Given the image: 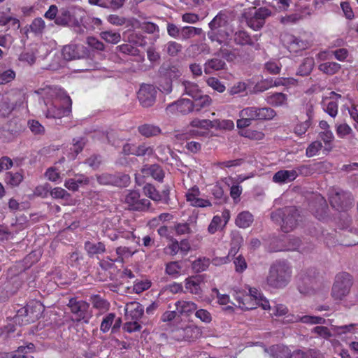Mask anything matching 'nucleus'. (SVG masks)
I'll list each match as a JSON object with an SVG mask.
<instances>
[{
	"instance_id": "nucleus-1",
	"label": "nucleus",
	"mask_w": 358,
	"mask_h": 358,
	"mask_svg": "<svg viewBox=\"0 0 358 358\" xmlns=\"http://www.w3.org/2000/svg\"><path fill=\"white\" fill-rule=\"evenodd\" d=\"M36 93L44 101L46 117L61 119L71 113L72 100L64 90L56 86L47 85L39 88Z\"/></svg>"
},
{
	"instance_id": "nucleus-2",
	"label": "nucleus",
	"mask_w": 358,
	"mask_h": 358,
	"mask_svg": "<svg viewBox=\"0 0 358 358\" xmlns=\"http://www.w3.org/2000/svg\"><path fill=\"white\" fill-rule=\"evenodd\" d=\"M300 214L295 206H286L277 209L271 214V219L280 224L285 233L293 231L299 224Z\"/></svg>"
},
{
	"instance_id": "nucleus-3",
	"label": "nucleus",
	"mask_w": 358,
	"mask_h": 358,
	"mask_svg": "<svg viewBox=\"0 0 358 358\" xmlns=\"http://www.w3.org/2000/svg\"><path fill=\"white\" fill-rule=\"evenodd\" d=\"M291 274V268L286 263L278 262L274 264L270 268L267 283L273 288L284 287L289 282Z\"/></svg>"
},
{
	"instance_id": "nucleus-4",
	"label": "nucleus",
	"mask_w": 358,
	"mask_h": 358,
	"mask_svg": "<svg viewBox=\"0 0 358 358\" xmlns=\"http://www.w3.org/2000/svg\"><path fill=\"white\" fill-rule=\"evenodd\" d=\"M210 30L208 37L212 42H217L220 45L225 43L229 38V27L228 21L222 15H217L208 24Z\"/></svg>"
},
{
	"instance_id": "nucleus-5",
	"label": "nucleus",
	"mask_w": 358,
	"mask_h": 358,
	"mask_svg": "<svg viewBox=\"0 0 358 358\" xmlns=\"http://www.w3.org/2000/svg\"><path fill=\"white\" fill-rule=\"evenodd\" d=\"M352 285V277L350 274L346 272L337 274L332 287V297L336 300H342L349 294Z\"/></svg>"
},
{
	"instance_id": "nucleus-6",
	"label": "nucleus",
	"mask_w": 358,
	"mask_h": 358,
	"mask_svg": "<svg viewBox=\"0 0 358 358\" xmlns=\"http://www.w3.org/2000/svg\"><path fill=\"white\" fill-rule=\"evenodd\" d=\"M329 202L334 208L345 211L352 207L353 197L349 192L334 188L330 192Z\"/></svg>"
},
{
	"instance_id": "nucleus-7",
	"label": "nucleus",
	"mask_w": 358,
	"mask_h": 358,
	"mask_svg": "<svg viewBox=\"0 0 358 358\" xmlns=\"http://www.w3.org/2000/svg\"><path fill=\"white\" fill-rule=\"evenodd\" d=\"M280 41L283 46L293 55H298L310 46L308 41L288 32L280 35Z\"/></svg>"
},
{
	"instance_id": "nucleus-8",
	"label": "nucleus",
	"mask_w": 358,
	"mask_h": 358,
	"mask_svg": "<svg viewBox=\"0 0 358 358\" xmlns=\"http://www.w3.org/2000/svg\"><path fill=\"white\" fill-rule=\"evenodd\" d=\"M41 312V305L36 303L35 306L30 304L20 308L14 317L15 323L22 325L27 324L37 320Z\"/></svg>"
},
{
	"instance_id": "nucleus-9",
	"label": "nucleus",
	"mask_w": 358,
	"mask_h": 358,
	"mask_svg": "<svg viewBox=\"0 0 358 358\" xmlns=\"http://www.w3.org/2000/svg\"><path fill=\"white\" fill-rule=\"evenodd\" d=\"M124 203L128 206V209L133 211H146L151 205L150 200L140 199V193L136 190L127 191L124 195Z\"/></svg>"
},
{
	"instance_id": "nucleus-10",
	"label": "nucleus",
	"mask_w": 358,
	"mask_h": 358,
	"mask_svg": "<svg viewBox=\"0 0 358 358\" xmlns=\"http://www.w3.org/2000/svg\"><path fill=\"white\" fill-rule=\"evenodd\" d=\"M68 306L71 312L76 316L77 322L83 321L85 323L89 322L92 317L90 310V303L83 300H77L76 298L69 299Z\"/></svg>"
},
{
	"instance_id": "nucleus-11",
	"label": "nucleus",
	"mask_w": 358,
	"mask_h": 358,
	"mask_svg": "<svg viewBox=\"0 0 358 358\" xmlns=\"http://www.w3.org/2000/svg\"><path fill=\"white\" fill-rule=\"evenodd\" d=\"M157 93V89L154 85L142 84L137 93L141 105L145 108L152 106L156 101Z\"/></svg>"
},
{
	"instance_id": "nucleus-12",
	"label": "nucleus",
	"mask_w": 358,
	"mask_h": 358,
	"mask_svg": "<svg viewBox=\"0 0 358 358\" xmlns=\"http://www.w3.org/2000/svg\"><path fill=\"white\" fill-rule=\"evenodd\" d=\"M201 334V330L196 326L191 324L173 330V338L178 341H193L197 339Z\"/></svg>"
},
{
	"instance_id": "nucleus-13",
	"label": "nucleus",
	"mask_w": 358,
	"mask_h": 358,
	"mask_svg": "<svg viewBox=\"0 0 358 358\" xmlns=\"http://www.w3.org/2000/svg\"><path fill=\"white\" fill-rule=\"evenodd\" d=\"M271 15V11L265 7H261L255 10L250 17H247L246 22L249 27L253 30L260 29L265 24L266 19Z\"/></svg>"
},
{
	"instance_id": "nucleus-14",
	"label": "nucleus",
	"mask_w": 358,
	"mask_h": 358,
	"mask_svg": "<svg viewBox=\"0 0 358 358\" xmlns=\"http://www.w3.org/2000/svg\"><path fill=\"white\" fill-rule=\"evenodd\" d=\"M239 117L236 122L238 129H244L251 125L252 121L257 120V107L250 106L242 109L239 112Z\"/></svg>"
},
{
	"instance_id": "nucleus-15",
	"label": "nucleus",
	"mask_w": 358,
	"mask_h": 358,
	"mask_svg": "<svg viewBox=\"0 0 358 358\" xmlns=\"http://www.w3.org/2000/svg\"><path fill=\"white\" fill-rule=\"evenodd\" d=\"M311 211L319 220H324L327 217L328 205L325 199L320 194L315 197V201L310 205Z\"/></svg>"
},
{
	"instance_id": "nucleus-16",
	"label": "nucleus",
	"mask_w": 358,
	"mask_h": 358,
	"mask_svg": "<svg viewBox=\"0 0 358 358\" xmlns=\"http://www.w3.org/2000/svg\"><path fill=\"white\" fill-rule=\"evenodd\" d=\"M127 320H138L143 314V308L138 302L133 301L127 303L124 308Z\"/></svg>"
},
{
	"instance_id": "nucleus-17",
	"label": "nucleus",
	"mask_w": 358,
	"mask_h": 358,
	"mask_svg": "<svg viewBox=\"0 0 358 358\" xmlns=\"http://www.w3.org/2000/svg\"><path fill=\"white\" fill-rule=\"evenodd\" d=\"M167 109L170 111H175L182 115H186L194 111V105L192 100L182 99L173 104L169 105Z\"/></svg>"
},
{
	"instance_id": "nucleus-18",
	"label": "nucleus",
	"mask_w": 358,
	"mask_h": 358,
	"mask_svg": "<svg viewBox=\"0 0 358 358\" xmlns=\"http://www.w3.org/2000/svg\"><path fill=\"white\" fill-rule=\"evenodd\" d=\"M141 171L143 175L150 176L152 178L160 182L163 181L165 176V173L163 169L160 165L157 164L144 165Z\"/></svg>"
},
{
	"instance_id": "nucleus-19",
	"label": "nucleus",
	"mask_w": 358,
	"mask_h": 358,
	"mask_svg": "<svg viewBox=\"0 0 358 358\" xmlns=\"http://www.w3.org/2000/svg\"><path fill=\"white\" fill-rule=\"evenodd\" d=\"M297 178V173L292 170H280L274 173L273 182L278 184H285L294 181Z\"/></svg>"
},
{
	"instance_id": "nucleus-20",
	"label": "nucleus",
	"mask_w": 358,
	"mask_h": 358,
	"mask_svg": "<svg viewBox=\"0 0 358 358\" xmlns=\"http://www.w3.org/2000/svg\"><path fill=\"white\" fill-rule=\"evenodd\" d=\"M176 309L180 316H190L197 309V305L190 301L178 300L175 303Z\"/></svg>"
},
{
	"instance_id": "nucleus-21",
	"label": "nucleus",
	"mask_w": 358,
	"mask_h": 358,
	"mask_svg": "<svg viewBox=\"0 0 358 358\" xmlns=\"http://www.w3.org/2000/svg\"><path fill=\"white\" fill-rule=\"evenodd\" d=\"M257 38L252 37L246 31L238 30L234 35V41L236 44L244 46H254Z\"/></svg>"
},
{
	"instance_id": "nucleus-22",
	"label": "nucleus",
	"mask_w": 358,
	"mask_h": 358,
	"mask_svg": "<svg viewBox=\"0 0 358 358\" xmlns=\"http://www.w3.org/2000/svg\"><path fill=\"white\" fill-rule=\"evenodd\" d=\"M98 180L102 184H114L117 186H126L129 182V177L127 175H123L120 178H116L111 175L103 174L98 177Z\"/></svg>"
},
{
	"instance_id": "nucleus-23",
	"label": "nucleus",
	"mask_w": 358,
	"mask_h": 358,
	"mask_svg": "<svg viewBox=\"0 0 358 358\" xmlns=\"http://www.w3.org/2000/svg\"><path fill=\"white\" fill-rule=\"evenodd\" d=\"M313 108L310 107L307 110V119L303 122H298L294 127V133L299 137L304 135L312 124Z\"/></svg>"
},
{
	"instance_id": "nucleus-24",
	"label": "nucleus",
	"mask_w": 358,
	"mask_h": 358,
	"mask_svg": "<svg viewBox=\"0 0 358 358\" xmlns=\"http://www.w3.org/2000/svg\"><path fill=\"white\" fill-rule=\"evenodd\" d=\"M311 272H313V275L310 274H306L304 272H301L298 275V289L299 291L302 294H308L309 293V289L306 287V285H312L313 282L315 278V271H313L311 270Z\"/></svg>"
},
{
	"instance_id": "nucleus-25",
	"label": "nucleus",
	"mask_w": 358,
	"mask_h": 358,
	"mask_svg": "<svg viewBox=\"0 0 358 358\" xmlns=\"http://www.w3.org/2000/svg\"><path fill=\"white\" fill-rule=\"evenodd\" d=\"M238 303V306L243 310H252L255 308V301L251 298V296L243 292H236L235 296Z\"/></svg>"
},
{
	"instance_id": "nucleus-26",
	"label": "nucleus",
	"mask_w": 358,
	"mask_h": 358,
	"mask_svg": "<svg viewBox=\"0 0 358 358\" xmlns=\"http://www.w3.org/2000/svg\"><path fill=\"white\" fill-rule=\"evenodd\" d=\"M84 248L90 257L106 252V245L103 242L93 243L87 241L84 244Z\"/></svg>"
},
{
	"instance_id": "nucleus-27",
	"label": "nucleus",
	"mask_w": 358,
	"mask_h": 358,
	"mask_svg": "<svg viewBox=\"0 0 358 358\" xmlns=\"http://www.w3.org/2000/svg\"><path fill=\"white\" fill-rule=\"evenodd\" d=\"M90 301L93 308L100 312H106L110 307V302L99 294H92L90 296Z\"/></svg>"
},
{
	"instance_id": "nucleus-28",
	"label": "nucleus",
	"mask_w": 358,
	"mask_h": 358,
	"mask_svg": "<svg viewBox=\"0 0 358 358\" xmlns=\"http://www.w3.org/2000/svg\"><path fill=\"white\" fill-rule=\"evenodd\" d=\"M254 221V217L249 211H242L238 214L235 220V224L239 228L249 227Z\"/></svg>"
},
{
	"instance_id": "nucleus-29",
	"label": "nucleus",
	"mask_w": 358,
	"mask_h": 358,
	"mask_svg": "<svg viewBox=\"0 0 358 358\" xmlns=\"http://www.w3.org/2000/svg\"><path fill=\"white\" fill-rule=\"evenodd\" d=\"M137 129L141 135L147 138L156 136L162 131L158 126L152 124L139 125Z\"/></svg>"
},
{
	"instance_id": "nucleus-30",
	"label": "nucleus",
	"mask_w": 358,
	"mask_h": 358,
	"mask_svg": "<svg viewBox=\"0 0 358 358\" xmlns=\"http://www.w3.org/2000/svg\"><path fill=\"white\" fill-rule=\"evenodd\" d=\"M266 102L273 106L279 107L287 104V95L282 92H275L268 95Z\"/></svg>"
},
{
	"instance_id": "nucleus-31",
	"label": "nucleus",
	"mask_w": 358,
	"mask_h": 358,
	"mask_svg": "<svg viewBox=\"0 0 358 358\" xmlns=\"http://www.w3.org/2000/svg\"><path fill=\"white\" fill-rule=\"evenodd\" d=\"M314 66L315 60L313 57H306L299 65L296 73L301 76H307L312 72Z\"/></svg>"
},
{
	"instance_id": "nucleus-32",
	"label": "nucleus",
	"mask_w": 358,
	"mask_h": 358,
	"mask_svg": "<svg viewBox=\"0 0 358 358\" xmlns=\"http://www.w3.org/2000/svg\"><path fill=\"white\" fill-rule=\"evenodd\" d=\"M185 287L187 292L199 295L201 293L200 280L196 277H190L185 279Z\"/></svg>"
},
{
	"instance_id": "nucleus-33",
	"label": "nucleus",
	"mask_w": 358,
	"mask_h": 358,
	"mask_svg": "<svg viewBox=\"0 0 358 358\" xmlns=\"http://www.w3.org/2000/svg\"><path fill=\"white\" fill-rule=\"evenodd\" d=\"M323 110L331 117H335L338 114V102L331 100L330 98L326 97L322 101Z\"/></svg>"
},
{
	"instance_id": "nucleus-34",
	"label": "nucleus",
	"mask_w": 358,
	"mask_h": 358,
	"mask_svg": "<svg viewBox=\"0 0 358 358\" xmlns=\"http://www.w3.org/2000/svg\"><path fill=\"white\" fill-rule=\"evenodd\" d=\"M194 111L199 112L202 109L209 107L211 103V99L208 95L200 94L199 97L193 99Z\"/></svg>"
},
{
	"instance_id": "nucleus-35",
	"label": "nucleus",
	"mask_w": 358,
	"mask_h": 358,
	"mask_svg": "<svg viewBox=\"0 0 358 358\" xmlns=\"http://www.w3.org/2000/svg\"><path fill=\"white\" fill-rule=\"evenodd\" d=\"M341 68V64L334 62L322 63L318 66V69L320 71L329 76L338 73Z\"/></svg>"
},
{
	"instance_id": "nucleus-36",
	"label": "nucleus",
	"mask_w": 358,
	"mask_h": 358,
	"mask_svg": "<svg viewBox=\"0 0 358 358\" xmlns=\"http://www.w3.org/2000/svg\"><path fill=\"white\" fill-rule=\"evenodd\" d=\"M182 85L184 87L185 94L191 96L193 99L196 97H199V96L202 94L198 85L196 83L189 81H184Z\"/></svg>"
},
{
	"instance_id": "nucleus-37",
	"label": "nucleus",
	"mask_w": 358,
	"mask_h": 358,
	"mask_svg": "<svg viewBox=\"0 0 358 358\" xmlns=\"http://www.w3.org/2000/svg\"><path fill=\"white\" fill-rule=\"evenodd\" d=\"M24 176L21 172L13 173L11 171L7 172L5 176L6 182L12 186H18L23 180Z\"/></svg>"
},
{
	"instance_id": "nucleus-38",
	"label": "nucleus",
	"mask_w": 358,
	"mask_h": 358,
	"mask_svg": "<svg viewBox=\"0 0 358 358\" xmlns=\"http://www.w3.org/2000/svg\"><path fill=\"white\" fill-rule=\"evenodd\" d=\"M143 192L150 199L154 201L159 202L162 201V196H160V192L156 189V187L150 184L147 183L143 187Z\"/></svg>"
},
{
	"instance_id": "nucleus-39",
	"label": "nucleus",
	"mask_w": 358,
	"mask_h": 358,
	"mask_svg": "<svg viewBox=\"0 0 358 358\" xmlns=\"http://www.w3.org/2000/svg\"><path fill=\"white\" fill-rule=\"evenodd\" d=\"M276 115V112L269 107H257V120L268 121Z\"/></svg>"
},
{
	"instance_id": "nucleus-40",
	"label": "nucleus",
	"mask_w": 358,
	"mask_h": 358,
	"mask_svg": "<svg viewBox=\"0 0 358 358\" xmlns=\"http://www.w3.org/2000/svg\"><path fill=\"white\" fill-rule=\"evenodd\" d=\"M101 39L112 44H117L121 41V35L119 32L113 31H104L100 33Z\"/></svg>"
},
{
	"instance_id": "nucleus-41",
	"label": "nucleus",
	"mask_w": 358,
	"mask_h": 358,
	"mask_svg": "<svg viewBox=\"0 0 358 358\" xmlns=\"http://www.w3.org/2000/svg\"><path fill=\"white\" fill-rule=\"evenodd\" d=\"M210 264V262L208 258H198L192 262V268L194 272L200 273L207 270Z\"/></svg>"
},
{
	"instance_id": "nucleus-42",
	"label": "nucleus",
	"mask_w": 358,
	"mask_h": 358,
	"mask_svg": "<svg viewBox=\"0 0 358 358\" xmlns=\"http://www.w3.org/2000/svg\"><path fill=\"white\" fill-rule=\"evenodd\" d=\"M301 19L302 15L301 13H294L281 17L280 22L285 26L294 25L297 24Z\"/></svg>"
},
{
	"instance_id": "nucleus-43",
	"label": "nucleus",
	"mask_w": 358,
	"mask_h": 358,
	"mask_svg": "<svg viewBox=\"0 0 358 358\" xmlns=\"http://www.w3.org/2000/svg\"><path fill=\"white\" fill-rule=\"evenodd\" d=\"M155 152L154 148L152 146L148 145L145 143L139 145L135 147L134 155L138 157H150Z\"/></svg>"
},
{
	"instance_id": "nucleus-44",
	"label": "nucleus",
	"mask_w": 358,
	"mask_h": 358,
	"mask_svg": "<svg viewBox=\"0 0 358 358\" xmlns=\"http://www.w3.org/2000/svg\"><path fill=\"white\" fill-rule=\"evenodd\" d=\"M201 31V28L185 26L181 29L180 35L182 40H187L196 35H200Z\"/></svg>"
},
{
	"instance_id": "nucleus-45",
	"label": "nucleus",
	"mask_w": 358,
	"mask_h": 358,
	"mask_svg": "<svg viewBox=\"0 0 358 358\" xmlns=\"http://www.w3.org/2000/svg\"><path fill=\"white\" fill-rule=\"evenodd\" d=\"M225 62L220 58H213L208 60L206 64L205 71L207 73L209 69L219 71L225 66Z\"/></svg>"
},
{
	"instance_id": "nucleus-46",
	"label": "nucleus",
	"mask_w": 358,
	"mask_h": 358,
	"mask_svg": "<svg viewBox=\"0 0 358 358\" xmlns=\"http://www.w3.org/2000/svg\"><path fill=\"white\" fill-rule=\"evenodd\" d=\"M84 262L83 256L78 252H73L69 254V257L68 258V264L76 268L80 269L82 262Z\"/></svg>"
},
{
	"instance_id": "nucleus-47",
	"label": "nucleus",
	"mask_w": 358,
	"mask_h": 358,
	"mask_svg": "<svg viewBox=\"0 0 358 358\" xmlns=\"http://www.w3.org/2000/svg\"><path fill=\"white\" fill-rule=\"evenodd\" d=\"M335 130L336 135L340 138H345L353 133L352 128L346 123L336 124Z\"/></svg>"
},
{
	"instance_id": "nucleus-48",
	"label": "nucleus",
	"mask_w": 358,
	"mask_h": 358,
	"mask_svg": "<svg viewBox=\"0 0 358 358\" xmlns=\"http://www.w3.org/2000/svg\"><path fill=\"white\" fill-rule=\"evenodd\" d=\"M115 314L113 313H108L102 320V322L100 325V330L103 333H106L109 331V329L113 328V323L115 319Z\"/></svg>"
},
{
	"instance_id": "nucleus-49",
	"label": "nucleus",
	"mask_w": 358,
	"mask_h": 358,
	"mask_svg": "<svg viewBox=\"0 0 358 358\" xmlns=\"http://www.w3.org/2000/svg\"><path fill=\"white\" fill-rule=\"evenodd\" d=\"M266 71L273 75H278L280 73L282 64L279 61L269 60L264 64Z\"/></svg>"
},
{
	"instance_id": "nucleus-50",
	"label": "nucleus",
	"mask_w": 358,
	"mask_h": 358,
	"mask_svg": "<svg viewBox=\"0 0 358 358\" xmlns=\"http://www.w3.org/2000/svg\"><path fill=\"white\" fill-rule=\"evenodd\" d=\"M212 127L230 131L234 129V123L231 120H215L212 121Z\"/></svg>"
},
{
	"instance_id": "nucleus-51",
	"label": "nucleus",
	"mask_w": 358,
	"mask_h": 358,
	"mask_svg": "<svg viewBox=\"0 0 358 358\" xmlns=\"http://www.w3.org/2000/svg\"><path fill=\"white\" fill-rule=\"evenodd\" d=\"M35 350V345L29 343L26 346H20L12 358H27L25 354L32 352Z\"/></svg>"
},
{
	"instance_id": "nucleus-52",
	"label": "nucleus",
	"mask_w": 358,
	"mask_h": 358,
	"mask_svg": "<svg viewBox=\"0 0 358 358\" xmlns=\"http://www.w3.org/2000/svg\"><path fill=\"white\" fill-rule=\"evenodd\" d=\"M116 50L123 54L129 55H138L139 50L133 45L127 43H124L116 47Z\"/></svg>"
},
{
	"instance_id": "nucleus-53",
	"label": "nucleus",
	"mask_w": 358,
	"mask_h": 358,
	"mask_svg": "<svg viewBox=\"0 0 358 358\" xmlns=\"http://www.w3.org/2000/svg\"><path fill=\"white\" fill-rule=\"evenodd\" d=\"M86 144V139L84 137L73 138V147L71 148L75 153L73 157L80 153Z\"/></svg>"
},
{
	"instance_id": "nucleus-54",
	"label": "nucleus",
	"mask_w": 358,
	"mask_h": 358,
	"mask_svg": "<svg viewBox=\"0 0 358 358\" xmlns=\"http://www.w3.org/2000/svg\"><path fill=\"white\" fill-rule=\"evenodd\" d=\"M239 249H240V246H238V245L231 246L229 251L228 256L222 257V258H215L213 259L214 264L217 265V264H224L228 263L230 261L229 257L235 256L238 253Z\"/></svg>"
},
{
	"instance_id": "nucleus-55",
	"label": "nucleus",
	"mask_w": 358,
	"mask_h": 358,
	"mask_svg": "<svg viewBox=\"0 0 358 358\" xmlns=\"http://www.w3.org/2000/svg\"><path fill=\"white\" fill-rule=\"evenodd\" d=\"M117 257L115 258L117 262L123 263L125 257H129L133 255L129 248L120 246L116 248Z\"/></svg>"
},
{
	"instance_id": "nucleus-56",
	"label": "nucleus",
	"mask_w": 358,
	"mask_h": 358,
	"mask_svg": "<svg viewBox=\"0 0 358 358\" xmlns=\"http://www.w3.org/2000/svg\"><path fill=\"white\" fill-rule=\"evenodd\" d=\"M234 264L235 266V271L239 273H243L248 267L246 260L242 255H239L234 258Z\"/></svg>"
},
{
	"instance_id": "nucleus-57",
	"label": "nucleus",
	"mask_w": 358,
	"mask_h": 358,
	"mask_svg": "<svg viewBox=\"0 0 358 358\" xmlns=\"http://www.w3.org/2000/svg\"><path fill=\"white\" fill-rule=\"evenodd\" d=\"M221 224L222 217L218 215L213 216L210 224L208 225V231L210 234H215L220 229L224 228L223 227H221Z\"/></svg>"
},
{
	"instance_id": "nucleus-58",
	"label": "nucleus",
	"mask_w": 358,
	"mask_h": 358,
	"mask_svg": "<svg viewBox=\"0 0 358 358\" xmlns=\"http://www.w3.org/2000/svg\"><path fill=\"white\" fill-rule=\"evenodd\" d=\"M322 148V143L320 141H315L311 143L306 148V155L308 157L315 156Z\"/></svg>"
},
{
	"instance_id": "nucleus-59",
	"label": "nucleus",
	"mask_w": 358,
	"mask_h": 358,
	"mask_svg": "<svg viewBox=\"0 0 358 358\" xmlns=\"http://www.w3.org/2000/svg\"><path fill=\"white\" fill-rule=\"evenodd\" d=\"M206 83L208 86L211 87L214 90L217 91L218 92H223L225 91V86L221 81H220L217 78L210 77L208 78Z\"/></svg>"
},
{
	"instance_id": "nucleus-60",
	"label": "nucleus",
	"mask_w": 358,
	"mask_h": 358,
	"mask_svg": "<svg viewBox=\"0 0 358 358\" xmlns=\"http://www.w3.org/2000/svg\"><path fill=\"white\" fill-rule=\"evenodd\" d=\"M190 126L193 128H200L208 130L212 128V121L209 120L194 119L190 122Z\"/></svg>"
},
{
	"instance_id": "nucleus-61",
	"label": "nucleus",
	"mask_w": 358,
	"mask_h": 358,
	"mask_svg": "<svg viewBox=\"0 0 358 358\" xmlns=\"http://www.w3.org/2000/svg\"><path fill=\"white\" fill-rule=\"evenodd\" d=\"M243 136L254 141H261L265 137V134L263 131L253 129L246 130Z\"/></svg>"
},
{
	"instance_id": "nucleus-62",
	"label": "nucleus",
	"mask_w": 358,
	"mask_h": 358,
	"mask_svg": "<svg viewBox=\"0 0 358 358\" xmlns=\"http://www.w3.org/2000/svg\"><path fill=\"white\" fill-rule=\"evenodd\" d=\"M45 24L44 20L41 18H35L31 25H30V29L32 32H34L35 34H40L41 33L43 29H45Z\"/></svg>"
},
{
	"instance_id": "nucleus-63",
	"label": "nucleus",
	"mask_w": 358,
	"mask_h": 358,
	"mask_svg": "<svg viewBox=\"0 0 358 358\" xmlns=\"http://www.w3.org/2000/svg\"><path fill=\"white\" fill-rule=\"evenodd\" d=\"M181 270V266L178 262H171L166 266V273L172 276H177Z\"/></svg>"
},
{
	"instance_id": "nucleus-64",
	"label": "nucleus",
	"mask_w": 358,
	"mask_h": 358,
	"mask_svg": "<svg viewBox=\"0 0 358 358\" xmlns=\"http://www.w3.org/2000/svg\"><path fill=\"white\" fill-rule=\"evenodd\" d=\"M182 45L176 41H169L166 44L167 53L171 56H176L182 50Z\"/></svg>"
}]
</instances>
